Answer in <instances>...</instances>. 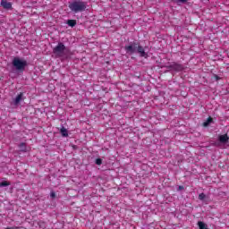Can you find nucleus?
Instances as JSON below:
<instances>
[{
    "instance_id": "1",
    "label": "nucleus",
    "mask_w": 229,
    "mask_h": 229,
    "mask_svg": "<svg viewBox=\"0 0 229 229\" xmlns=\"http://www.w3.org/2000/svg\"><path fill=\"white\" fill-rule=\"evenodd\" d=\"M69 8L72 12H74V13H78L80 12H85L87 4L85 2L74 1L69 4Z\"/></svg>"
},
{
    "instance_id": "2",
    "label": "nucleus",
    "mask_w": 229,
    "mask_h": 229,
    "mask_svg": "<svg viewBox=\"0 0 229 229\" xmlns=\"http://www.w3.org/2000/svg\"><path fill=\"white\" fill-rule=\"evenodd\" d=\"M53 51L55 56H65L69 53V48L65 47L64 43H59Z\"/></svg>"
},
{
    "instance_id": "3",
    "label": "nucleus",
    "mask_w": 229,
    "mask_h": 229,
    "mask_svg": "<svg viewBox=\"0 0 229 229\" xmlns=\"http://www.w3.org/2000/svg\"><path fill=\"white\" fill-rule=\"evenodd\" d=\"M13 65L16 69V71H24V69H26V66L28 65V63L25 60L15 57L13 60Z\"/></svg>"
},
{
    "instance_id": "4",
    "label": "nucleus",
    "mask_w": 229,
    "mask_h": 229,
    "mask_svg": "<svg viewBox=\"0 0 229 229\" xmlns=\"http://www.w3.org/2000/svg\"><path fill=\"white\" fill-rule=\"evenodd\" d=\"M125 51H127V53H131V54L137 53V45L133 44V45L126 46Z\"/></svg>"
},
{
    "instance_id": "5",
    "label": "nucleus",
    "mask_w": 229,
    "mask_h": 229,
    "mask_svg": "<svg viewBox=\"0 0 229 229\" xmlns=\"http://www.w3.org/2000/svg\"><path fill=\"white\" fill-rule=\"evenodd\" d=\"M0 4L4 10H12V3L7 2V0H2Z\"/></svg>"
},
{
    "instance_id": "6",
    "label": "nucleus",
    "mask_w": 229,
    "mask_h": 229,
    "mask_svg": "<svg viewBox=\"0 0 229 229\" xmlns=\"http://www.w3.org/2000/svg\"><path fill=\"white\" fill-rule=\"evenodd\" d=\"M136 51L140 55V56H143L144 58L148 57V54H146L142 47H136Z\"/></svg>"
},
{
    "instance_id": "7",
    "label": "nucleus",
    "mask_w": 229,
    "mask_h": 229,
    "mask_svg": "<svg viewBox=\"0 0 229 229\" xmlns=\"http://www.w3.org/2000/svg\"><path fill=\"white\" fill-rule=\"evenodd\" d=\"M21 101H22V93H20L16 98L14 99V104L15 105H19V103H21Z\"/></svg>"
},
{
    "instance_id": "8",
    "label": "nucleus",
    "mask_w": 229,
    "mask_h": 229,
    "mask_svg": "<svg viewBox=\"0 0 229 229\" xmlns=\"http://www.w3.org/2000/svg\"><path fill=\"white\" fill-rule=\"evenodd\" d=\"M60 131L63 137H69L68 131L65 129V127H62Z\"/></svg>"
},
{
    "instance_id": "9",
    "label": "nucleus",
    "mask_w": 229,
    "mask_h": 229,
    "mask_svg": "<svg viewBox=\"0 0 229 229\" xmlns=\"http://www.w3.org/2000/svg\"><path fill=\"white\" fill-rule=\"evenodd\" d=\"M228 140H229V138H228V135H226V134L221 135L219 137L220 142H227Z\"/></svg>"
},
{
    "instance_id": "10",
    "label": "nucleus",
    "mask_w": 229,
    "mask_h": 229,
    "mask_svg": "<svg viewBox=\"0 0 229 229\" xmlns=\"http://www.w3.org/2000/svg\"><path fill=\"white\" fill-rule=\"evenodd\" d=\"M198 225L199 229H209L208 227H207V225H205V223L203 222H198Z\"/></svg>"
},
{
    "instance_id": "11",
    "label": "nucleus",
    "mask_w": 229,
    "mask_h": 229,
    "mask_svg": "<svg viewBox=\"0 0 229 229\" xmlns=\"http://www.w3.org/2000/svg\"><path fill=\"white\" fill-rule=\"evenodd\" d=\"M67 24H68V26H71V28H74V26H76V21L68 20Z\"/></svg>"
},
{
    "instance_id": "12",
    "label": "nucleus",
    "mask_w": 229,
    "mask_h": 229,
    "mask_svg": "<svg viewBox=\"0 0 229 229\" xmlns=\"http://www.w3.org/2000/svg\"><path fill=\"white\" fill-rule=\"evenodd\" d=\"M174 71H182L183 67L181 64H174Z\"/></svg>"
},
{
    "instance_id": "13",
    "label": "nucleus",
    "mask_w": 229,
    "mask_h": 229,
    "mask_svg": "<svg viewBox=\"0 0 229 229\" xmlns=\"http://www.w3.org/2000/svg\"><path fill=\"white\" fill-rule=\"evenodd\" d=\"M10 185V182L8 181H4L0 183V187H8Z\"/></svg>"
},
{
    "instance_id": "14",
    "label": "nucleus",
    "mask_w": 229,
    "mask_h": 229,
    "mask_svg": "<svg viewBox=\"0 0 229 229\" xmlns=\"http://www.w3.org/2000/svg\"><path fill=\"white\" fill-rule=\"evenodd\" d=\"M210 123H212V118L211 117L208 118L207 122H204L203 126L207 127V126H208V124Z\"/></svg>"
},
{
    "instance_id": "15",
    "label": "nucleus",
    "mask_w": 229,
    "mask_h": 229,
    "mask_svg": "<svg viewBox=\"0 0 229 229\" xmlns=\"http://www.w3.org/2000/svg\"><path fill=\"white\" fill-rule=\"evenodd\" d=\"M210 123H212V118L211 117L208 118L207 122H204L203 126L207 127V126H208V124Z\"/></svg>"
},
{
    "instance_id": "16",
    "label": "nucleus",
    "mask_w": 229,
    "mask_h": 229,
    "mask_svg": "<svg viewBox=\"0 0 229 229\" xmlns=\"http://www.w3.org/2000/svg\"><path fill=\"white\" fill-rule=\"evenodd\" d=\"M205 198H207V196L205 195V193H200L199 195V199H200V201H203V199H205Z\"/></svg>"
},
{
    "instance_id": "17",
    "label": "nucleus",
    "mask_w": 229,
    "mask_h": 229,
    "mask_svg": "<svg viewBox=\"0 0 229 229\" xmlns=\"http://www.w3.org/2000/svg\"><path fill=\"white\" fill-rule=\"evenodd\" d=\"M20 148H21V151H26V145L24 143H21L20 145Z\"/></svg>"
},
{
    "instance_id": "18",
    "label": "nucleus",
    "mask_w": 229,
    "mask_h": 229,
    "mask_svg": "<svg viewBox=\"0 0 229 229\" xmlns=\"http://www.w3.org/2000/svg\"><path fill=\"white\" fill-rule=\"evenodd\" d=\"M96 164H97V165H101V164H103V161L101 160V158H98L96 160Z\"/></svg>"
},
{
    "instance_id": "19",
    "label": "nucleus",
    "mask_w": 229,
    "mask_h": 229,
    "mask_svg": "<svg viewBox=\"0 0 229 229\" xmlns=\"http://www.w3.org/2000/svg\"><path fill=\"white\" fill-rule=\"evenodd\" d=\"M176 3H182V4H184V3H187V1L189 0H175Z\"/></svg>"
},
{
    "instance_id": "20",
    "label": "nucleus",
    "mask_w": 229,
    "mask_h": 229,
    "mask_svg": "<svg viewBox=\"0 0 229 229\" xmlns=\"http://www.w3.org/2000/svg\"><path fill=\"white\" fill-rule=\"evenodd\" d=\"M5 229H19L18 226H14V227H6Z\"/></svg>"
},
{
    "instance_id": "21",
    "label": "nucleus",
    "mask_w": 229,
    "mask_h": 229,
    "mask_svg": "<svg viewBox=\"0 0 229 229\" xmlns=\"http://www.w3.org/2000/svg\"><path fill=\"white\" fill-rule=\"evenodd\" d=\"M50 196H51V198H55L56 195L55 194V192L52 191Z\"/></svg>"
}]
</instances>
